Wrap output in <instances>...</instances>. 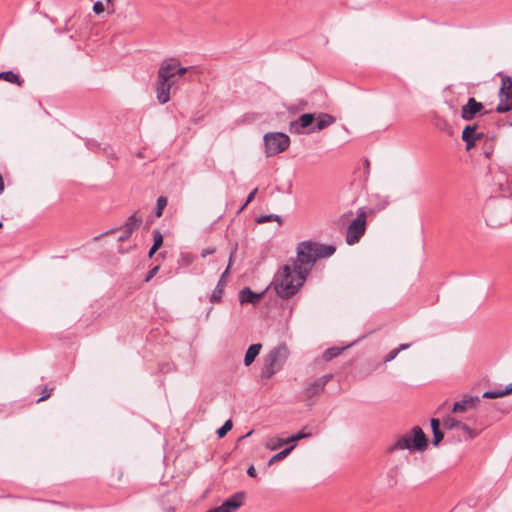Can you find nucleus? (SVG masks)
Instances as JSON below:
<instances>
[{
	"label": "nucleus",
	"mask_w": 512,
	"mask_h": 512,
	"mask_svg": "<svg viewBox=\"0 0 512 512\" xmlns=\"http://www.w3.org/2000/svg\"><path fill=\"white\" fill-rule=\"evenodd\" d=\"M253 431H249L244 437H248L252 434Z\"/></svg>",
	"instance_id": "obj_48"
},
{
	"label": "nucleus",
	"mask_w": 512,
	"mask_h": 512,
	"mask_svg": "<svg viewBox=\"0 0 512 512\" xmlns=\"http://www.w3.org/2000/svg\"><path fill=\"white\" fill-rule=\"evenodd\" d=\"M482 137V133H476V126L467 125L462 131V140L466 143L467 151L476 146V142Z\"/></svg>",
	"instance_id": "obj_11"
},
{
	"label": "nucleus",
	"mask_w": 512,
	"mask_h": 512,
	"mask_svg": "<svg viewBox=\"0 0 512 512\" xmlns=\"http://www.w3.org/2000/svg\"><path fill=\"white\" fill-rule=\"evenodd\" d=\"M289 354L290 352L286 344H279L272 348L264 357L260 371V378L270 379L276 373L281 371L289 357Z\"/></svg>",
	"instance_id": "obj_4"
},
{
	"label": "nucleus",
	"mask_w": 512,
	"mask_h": 512,
	"mask_svg": "<svg viewBox=\"0 0 512 512\" xmlns=\"http://www.w3.org/2000/svg\"><path fill=\"white\" fill-rule=\"evenodd\" d=\"M5 184L2 175L0 174V195L4 192Z\"/></svg>",
	"instance_id": "obj_44"
},
{
	"label": "nucleus",
	"mask_w": 512,
	"mask_h": 512,
	"mask_svg": "<svg viewBox=\"0 0 512 512\" xmlns=\"http://www.w3.org/2000/svg\"><path fill=\"white\" fill-rule=\"evenodd\" d=\"M215 251H216L215 247L205 248V249H203V250H202V252H201V256H202L203 258H205V257H207L208 255H211V254L215 253Z\"/></svg>",
	"instance_id": "obj_42"
},
{
	"label": "nucleus",
	"mask_w": 512,
	"mask_h": 512,
	"mask_svg": "<svg viewBox=\"0 0 512 512\" xmlns=\"http://www.w3.org/2000/svg\"><path fill=\"white\" fill-rule=\"evenodd\" d=\"M315 115L312 113L302 114L297 120L291 121L289 131L293 134L309 133L310 127L314 126Z\"/></svg>",
	"instance_id": "obj_8"
},
{
	"label": "nucleus",
	"mask_w": 512,
	"mask_h": 512,
	"mask_svg": "<svg viewBox=\"0 0 512 512\" xmlns=\"http://www.w3.org/2000/svg\"><path fill=\"white\" fill-rule=\"evenodd\" d=\"M294 448H295V444H292L290 447H287V448L283 449L282 451L273 455L268 461V466H271L274 463L285 459Z\"/></svg>",
	"instance_id": "obj_25"
},
{
	"label": "nucleus",
	"mask_w": 512,
	"mask_h": 512,
	"mask_svg": "<svg viewBox=\"0 0 512 512\" xmlns=\"http://www.w3.org/2000/svg\"><path fill=\"white\" fill-rule=\"evenodd\" d=\"M157 250H158V248H155L154 246H151V248L149 250V253H148V256L152 257Z\"/></svg>",
	"instance_id": "obj_45"
},
{
	"label": "nucleus",
	"mask_w": 512,
	"mask_h": 512,
	"mask_svg": "<svg viewBox=\"0 0 512 512\" xmlns=\"http://www.w3.org/2000/svg\"><path fill=\"white\" fill-rule=\"evenodd\" d=\"M231 260H232V254L230 255V259H229V264L226 268V270L223 272V274L221 275L214 291L212 292V295H211V298H210V301L212 303H217V302H220V300L222 299V295H223V292H224V287L226 285V282H225V278L228 274V271H229V268H230V264H231Z\"/></svg>",
	"instance_id": "obj_12"
},
{
	"label": "nucleus",
	"mask_w": 512,
	"mask_h": 512,
	"mask_svg": "<svg viewBox=\"0 0 512 512\" xmlns=\"http://www.w3.org/2000/svg\"><path fill=\"white\" fill-rule=\"evenodd\" d=\"M499 104L496 107L498 113H506L512 110V91H499Z\"/></svg>",
	"instance_id": "obj_17"
},
{
	"label": "nucleus",
	"mask_w": 512,
	"mask_h": 512,
	"mask_svg": "<svg viewBox=\"0 0 512 512\" xmlns=\"http://www.w3.org/2000/svg\"><path fill=\"white\" fill-rule=\"evenodd\" d=\"M412 436L411 435H403L401 436L392 446V450H404L408 449L410 451L415 450L414 446H412Z\"/></svg>",
	"instance_id": "obj_20"
},
{
	"label": "nucleus",
	"mask_w": 512,
	"mask_h": 512,
	"mask_svg": "<svg viewBox=\"0 0 512 512\" xmlns=\"http://www.w3.org/2000/svg\"><path fill=\"white\" fill-rule=\"evenodd\" d=\"M0 79L13 84H17L18 86H21L23 83V80L20 78V76L13 71L1 72Z\"/></svg>",
	"instance_id": "obj_23"
},
{
	"label": "nucleus",
	"mask_w": 512,
	"mask_h": 512,
	"mask_svg": "<svg viewBox=\"0 0 512 512\" xmlns=\"http://www.w3.org/2000/svg\"><path fill=\"white\" fill-rule=\"evenodd\" d=\"M159 266H155L152 269H150L145 277V281L149 282L158 272Z\"/></svg>",
	"instance_id": "obj_40"
},
{
	"label": "nucleus",
	"mask_w": 512,
	"mask_h": 512,
	"mask_svg": "<svg viewBox=\"0 0 512 512\" xmlns=\"http://www.w3.org/2000/svg\"><path fill=\"white\" fill-rule=\"evenodd\" d=\"M412 446H414V449L422 451L426 449L428 440L424 432L419 426H415L412 429Z\"/></svg>",
	"instance_id": "obj_14"
},
{
	"label": "nucleus",
	"mask_w": 512,
	"mask_h": 512,
	"mask_svg": "<svg viewBox=\"0 0 512 512\" xmlns=\"http://www.w3.org/2000/svg\"><path fill=\"white\" fill-rule=\"evenodd\" d=\"M52 391H53V388L48 389L47 387H44L43 388V393L44 394L36 402L40 403L42 401L47 400L51 396Z\"/></svg>",
	"instance_id": "obj_37"
},
{
	"label": "nucleus",
	"mask_w": 512,
	"mask_h": 512,
	"mask_svg": "<svg viewBox=\"0 0 512 512\" xmlns=\"http://www.w3.org/2000/svg\"><path fill=\"white\" fill-rule=\"evenodd\" d=\"M244 497V492H237L227 498L220 506L216 507V509L218 512H236L243 505Z\"/></svg>",
	"instance_id": "obj_9"
},
{
	"label": "nucleus",
	"mask_w": 512,
	"mask_h": 512,
	"mask_svg": "<svg viewBox=\"0 0 512 512\" xmlns=\"http://www.w3.org/2000/svg\"><path fill=\"white\" fill-rule=\"evenodd\" d=\"M264 153L267 157L277 155L288 149L290 138L281 132H269L263 137Z\"/></svg>",
	"instance_id": "obj_5"
},
{
	"label": "nucleus",
	"mask_w": 512,
	"mask_h": 512,
	"mask_svg": "<svg viewBox=\"0 0 512 512\" xmlns=\"http://www.w3.org/2000/svg\"><path fill=\"white\" fill-rule=\"evenodd\" d=\"M366 230V212L360 209L357 217L351 222L346 232V242L349 245L358 243Z\"/></svg>",
	"instance_id": "obj_6"
},
{
	"label": "nucleus",
	"mask_w": 512,
	"mask_h": 512,
	"mask_svg": "<svg viewBox=\"0 0 512 512\" xmlns=\"http://www.w3.org/2000/svg\"><path fill=\"white\" fill-rule=\"evenodd\" d=\"M336 247L333 245L320 244L313 241H303L298 244L296 259L292 260V265L311 270L315 262L320 258H326L333 255Z\"/></svg>",
	"instance_id": "obj_3"
},
{
	"label": "nucleus",
	"mask_w": 512,
	"mask_h": 512,
	"mask_svg": "<svg viewBox=\"0 0 512 512\" xmlns=\"http://www.w3.org/2000/svg\"><path fill=\"white\" fill-rule=\"evenodd\" d=\"M271 221L281 222V217L276 214L261 215L257 218V223H267Z\"/></svg>",
	"instance_id": "obj_30"
},
{
	"label": "nucleus",
	"mask_w": 512,
	"mask_h": 512,
	"mask_svg": "<svg viewBox=\"0 0 512 512\" xmlns=\"http://www.w3.org/2000/svg\"><path fill=\"white\" fill-rule=\"evenodd\" d=\"M288 443H290L288 438L284 439V438H280V437H272L266 441L265 447L268 450L274 451Z\"/></svg>",
	"instance_id": "obj_22"
},
{
	"label": "nucleus",
	"mask_w": 512,
	"mask_h": 512,
	"mask_svg": "<svg viewBox=\"0 0 512 512\" xmlns=\"http://www.w3.org/2000/svg\"><path fill=\"white\" fill-rule=\"evenodd\" d=\"M461 424H462L461 421H458L455 418L450 417V416H447L446 418L443 419L444 427L449 430H452L455 428H460Z\"/></svg>",
	"instance_id": "obj_27"
},
{
	"label": "nucleus",
	"mask_w": 512,
	"mask_h": 512,
	"mask_svg": "<svg viewBox=\"0 0 512 512\" xmlns=\"http://www.w3.org/2000/svg\"><path fill=\"white\" fill-rule=\"evenodd\" d=\"M336 121L335 117L327 113H320L317 116V122L314 126L310 127L309 133L322 131L332 125Z\"/></svg>",
	"instance_id": "obj_16"
},
{
	"label": "nucleus",
	"mask_w": 512,
	"mask_h": 512,
	"mask_svg": "<svg viewBox=\"0 0 512 512\" xmlns=\"http://www.w3.org/2000/svg\"><path fill=\"white\" fill-rule=\"evenodd\" d=\"M431 427L433 431V445L437 446L444 438V433L440 430V420L432 418Z\"/></svg>",
	"instance_id": "obj_21"
},
{
	"label": "nucleus",
	"mask_w": 512,
	"mask_h": 512,
	"mask_svg": "<svg viewBox=\"0 0 512 512\" xmlns=\"http://www.w3.org/2000/svg\"><path fill=\"white\" fill-rule=\"evenodd\" d=\"M261 349L262 345L260 343L250 345L244 356V365L250 366L259 355Z\"/></svg>",
	"instance_id": "obj_19"
},
{
	"label": "nucleus",
	"mask_w": 512,
	"mask_h": 512,
	"mask_svg": "<svg viewBox=\"0 0 512 512\" xmlns=\"http://www.w3.org/2000/svg\"><path fill=\"white\" fill-rule=\"evenodd\" d=\"M109 13H114V8L112 7L111 10H109Z\"/></svg>",
	"instance_id": "obj_49"
},
{
	"label": "nucleus",
	"mask_w": 512,
	"mask_h": 512,
	"mask_svg": "<svg viewBox=\"0 0 512 512\" xmlns=\"http://www.w3.org/2000/svg\"><path fill=\"white\" fill-rule=\"evenodd\" d=\"M187 71V67H182L179 61L173 58L164 60L160 64L155 86L156 98L160 104L170 101V90Z\"/></svg>",
	"instance_id": "obj_1"
},
{
	"label": "nucleus",
	"mask_w": 512,
	"mask_h": 512,
	"mask_svg": "<svg viewBox=\"0 0 512 512\" xmlns=\"http://www.w3.org/2000/svg\"><path fill=\"white\" fill-rule=\"evenodd\" d=\"M480 402V398L475 396H464L463 399L459 402H455L452 408V412L459 413L465 412L469 408L475 407Z\"/></svg>",
	"instance_id": "obj_13"
},
{
	"label": "nucleus",
	"mask_w": 512,
	"mask_h": 512,
	"mask_svg": "<svg viewBox=\"0 0 512 512\" xmlns=\"http://www.w3.org/2000/svg\"><path fill=\"white\" fill-rule=\"evenodd\" d=\"M106 1H107V3H108V9H109V8H110V5L112 4V2H113L114 0H106Z\"/></svg>",
	"instance_id": "obj_47"
},
{
	"label": "nucleus",
	"mask_w": 512,
	"mask_h": 512,
	"mask_svg": "<svg viewBox=\"0 0 512 512\" xmlns=\"http://www.w3.org/2000/svg\"><path fill=\"white\" fill-rule=\"evenodd\" d=\"M141 222V218H138L136 214H133L128 218L126 223L123 225V228L126 229L127 233H133L135 230L139 228Z\"/></svg>",
	"instance_id": "obj_24"
},
{
	"label": "nucleus",
	"mask_w": 512,
	"mask_h": 512,
	"mask_svg": "<svg viewBox=\"0 0 512 512\" xmlns=\"http://www.w3.org/2000/svg\"><path fill=\"white\" fill-rule=\"evenodd\" d=\"M233 427L232 421L227 420L218 430L217 435L219 438H223Z\"/></svg>",
	"instance_id": "obj_31"
},
{
	"label": "nucleus",
	"mask_w": 512,
	"mask_h": 512,
	"mask_svg": "<svg viewBox=\"0 0 512 512\" xmlns=\"http://www.w3.org/2000/svg\"><path fill=\"white\" fill-rule=\"evenodd\" d=\"M512 91V79L509 76L502 77V85L500 91Z\"/></svg>",
	"instance_id": "obj_35"
},
{
	"label": "nucleus",
	"mask_w": 512,
	"mask_h": 512,
	"mask_svg": "<svg viewBox=\"0 0 512 512\" xmlns=\"http://www.w3.org/2000/svg\"><path fill=\"white\" fill-rule=\"evenodd\" d=\"M309 269L284 265L275 275L272 282L277 295L283 299H288L295 295L299 288L304 284Z\"/></svg>",
	"instance_id": "obj_2"
},
{
	"label": "nucleus",
	"mask_w": 512,
	"mask_h": 512,
	"mask_svg": "<svg viewBox=\"0 0 512 512\" xmlns=\"http://www.w3.org/2000/svg\"><path fill=\"white\" fill-rule=\"evenodd\" d=\"M163 244V236L159 230L153 231V245L155 248H160Z\"/></svg>",
	"instance_id": "obj_32"
},
{
	"label": "nucleus",
	"mask_w": 512,
	"mask_h": 512,
	"mask_svg": "<svg viewBox=\"0 0 512 512\" xmlns=\"http://www.w3.org/2000/svg\"><path fill=\"white\" fill-rule=\"evenodd\" d=\"M493 151H494V144H493V140L490 139H486L485 140V148H484V156L489 159L491 157V155L493 154Z\"/></svg>",
	"instance_id": "obj_34"
},
{
	"label": "nucleus",
	"mask_w": 512,
	"mask_h": 512,
	"mask_svg": "<svg viewBox=\"0 0 512 512\" xmlns=\"http://www.w3.org/2000/svg\"><path fill=\"white\" fill-rule=\"evenodd\" d=\"M332 379L333 374H326L309 383L303 391L304 401H306L308 405H313L315 403V398L323 392L326 384Z\"/></svg>",
	"instance_id": "obj_7"
},
{
	"label": "nucleus",
	"mask_w": 512,
	"mask_h": 512,
	"mask_svg": "<svg viewBox=\"0 0 512 512\" xmlns=\"http://www.w3.org/2000/svg\"><path fill=\"white\" fill-rule=\"evenodd\" d=\"M166 205H167V198L164 196L158 197L157 202H156V209H155L156 217L162 216L163 210L166 207Z\"/></svg>",
	"instance_id": "obj_29"
},
{
	"label": "nucleus",
	"mask_w": 512,
	"mask_h": 512,
	"mask_svg": "<svg viewBox=\"0 0 512 512\" xmlns=\"http://www.w3.org/2000/svg\"><path fill=\"white\" fill-rule=\"evenodd\" d=\"M341 350L339 348H329L323 353V358L328 361L338 356Z\"/></svg>",
	"instance_id": "obj_33"
},
{
	"label": "nucleus",
	"mask_w": 512,
	"mask_h": 512,
	"mask_svg": "<svg viewBox=\"0 0 512 512\" xmlns=\"http://www.w3.org/2000/svg\"><path fill=\"white\" fill-rule=\"evenodd\" d=\"M399 352H400V349H397V348H395V349L391 350V351L386 355V357H385V362H390V361L394 360V359L397 357V355L399 354Z\"/></svg>",
	"instance_id": "obj_38"
},
{
	"label": "nucleus",
	"mask_w": 512,
	"mask_h": 512,
	"mask_svg": "<svg viewBox=\"0 0 512 512\" xmlns=\"http://www.w3.org/2000/svg\"><path fill=\"white\" fill-rule=\"evenodd\" d=\"M511 393H512V383L508 384L505 388H495L492 390H488L483 393L482 397L488 398V399H495V398H500V397L509 395Z\"/></svg>",
	"instance_id": "obj_18"
},
{
	"label": "nucleus",
	"mask_w": 512,
	"mask_h": 512,
	"mask_svg": "<svg viewBox=\"0 0 512 512\" xmlns=\"http://www.w3.org/2000/svg\"><path fill=\"white\" fill-rule=\"evenodd\" d=\"M132 233H127L126 229L125 228H121V234L118 238V241L119 242H123L125 240H127L130 236H131Z\"/></svg>",
	"instance_id": "obj_41"
},
{
	"label": "nucleus",
	"mask_w": 512,
	"mask_h": 512,
	"mask_svg": "<svg viewBox=\"0 0 512 512\" xmlns=\"http://www.w3.org/2000/svg\"><path fill=\"white\" fill-rule=\"evenodd\" d=\"M105 10L104 4L101 1H97L93 5V11L95 14H100Z\"/></svg>",
	"instance_id": "obj_39"
},
{
	"label": "nucleus",
	"mask_w": 512,
	"mask_h": 512,
	"mask_svg": "<svg viewBox=\"0 0 512 512\" xmlns=\"http://www.w3.org/2000/svg\"><path fill=\"white\" fill-rule=\"evenodd\" d=\"M484 106L481 102H478L475 98L470 97L467 103L461 109V117L466 121L474 119L475 115L481 113Z\"/></svg>",
	"instance_id": "obj_10"
},
{
	"label": "nucleus",
	"mask_w": 512,
	"mask_h": 512,
	"mask_svg": "<svg viewBox=\"0 0 512 512\" xmlns=\"http://www.w3.org/2000/svg\"><path fill=\"white\" fill-rule=\"evenodd\" d=\"M2 227H3V223L0 221V228H2Z\"/></svg>",
	"instance_id": "obj_50"
},
{
	"label": "nucleus",
	"mask_w": 512,
	"mask_h": 512,
	"mask_svg": "<svg viewBox=\"0 0 512 512\" xmlns=\"http://www.w3.org/2000/svg\"><path fill=\"white\" fill-rule=\"evenodd\" d=\"M263 294L264 292L255 293L249 287H244L239 292V301L241 304L251 303L255 305L261 300Z\"/></svg>",
	"instance_id": "obj_15"
},
{
	"label": "nucleus",
	"mask_w": 512,
	"mask_h": 512,
	"mask_svg": "<svg viewBox=\"0 0 512 512\" xmlns=\"http://www.w3.org/2000/svg\"><path fill=\"white\" fill-rule=\"evenodd\" d=\"M257 191H258V189H257V188H255V189H253V190L249 193V195H248V197H247V199H246L245 203L241 206L240 211H242V210H243V209H244V208H245V207H246V206H247L251 201H253V199L255 198V195L257 194Z\"/></svg>",
	"instance_id": "obj_36"
},
{
	"label": "nucleus",
	"mask_w": 512,
	"mask_h": 512,
	"mask_svg": "<svg viewBox=\"0 0 512 512\" xmlns=\"http://www.w3.org/2000/svg\"><path fill=\"white\" fill-rule=\"evenodd\" d=\"M410 347V344H401L397 349H400V351L408 349Z\"/></svg>",
	"instance_id": "obj_46"
},
{
	"label": "nucleus",
	"mask_w": 512,
	"mask_h": 512,
	"mask_svg": "<svg viewBox=\"0 0 512 512\" xmlns=\"http://www.w3.org/2000/svg\"><path fill=\"white\" fill-rule=\"evenodd\" d=\"M247 474L250 476V477H256L257 476V472H256V469L253 465H251L248 469H247Z\"/></svg>",
	"instance_id": "obj_43"
},
{
	"label": "nucleus",
	"mask_w": 512,
	"mask_h": 512,
	"mask_svg": "<svg viewBox=\"0 0 512 512\" xmlns=\"http://www.w3.org/2000/svg\"><path fill=\"white\" fill-rule=\"evenodd\" d=\"M459 429H461L465 433V440H472L479 435V432L470 428L467 424L463 422Z\"/></svg>",
	"instance_id": "obj_26"
},
{
	"label": "nucleus",
	"mask_w": 512,
	"mask_h": 512,
	"mask_svg": "<svg viewBox=\"0 0 512 512\" xmlns=\"http://www.w3.org/2000/svg\"><path fill=\"white\" fill-rule=\"evenodd\" d=\"M307 428H308V427H304V428H303L301 431H299L298 433H296V434H294V435H292V436L288 437L289 442L294 444L295 442H297V441H299V440H301V439H304V438H307V437L311 436V435H312V433H311V432H306Z\"/></svg>",
	"instance_id": "obj_28"
}]
</instances>
